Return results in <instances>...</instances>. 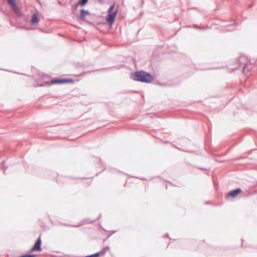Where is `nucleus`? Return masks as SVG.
Returning <instances> with one entry per match:
<instances>
[{
	"mask_svg": "<svg viewBox=\"0 0 257 257\" xmlns=\"http://www.w3.org/2000/svg\"><path fill=\"white\" fill-rule=\"evenodd\" d=\"M242 192L243 190L241 188H235L228 192L225 195V198L226 200H232Z\"/></svg>",
	"mask_w": 257,
	"mask_h": 257,
	"instance_id": "2",
	"label": "nucleus"
},
{
	"mask_svg": "<svg viewBox=\"0 0 257 257\" xmlns=\"http://www.w3.org/2000/svg\"><path fill=\"white\" fill-rule=\"evenodd\" d=\"M108 171L109 172H112V173H114V172H118V171L115 169H108Z\"/></svg>",
	"mask_w": 257,
	"mask_h": 257,
	"instance_id": "20",
	"label": "nucleus"
},
{
	"mask_svg": "<svg viewBox=\"0 0 257 257\" xmlns=\"http://www.w3.org/2000/svg\"><path fill=\"white\" fill-rule=\"evenodd\" d=\"M164 237H167L170 240H172V239L170 237L169 234L168 233H166Z\"/></svg>",
	"mask_w": 257,
	"mask_h": 257,
	"instance_id": "22",
	"label": "nucleus"
},
{
	"mask_svg": "<svg viewBox=\"0 0 257 257\" xmlns=\"http://www.w3.org/2000/svg\"><path fill=\"white\" fill-rule=\"evenodd\" d=\"M88 1V0H80L78 3H76L74 6V7H73L74 10L77 11V8L79 6H81L82 7L84 6L87 3Z\"/></svg>",
	"mask_w": 257,
	"mask_h": 257,
	"instance_id": "9",
	"label": "nucleus"
},
{
	"mask_svg": "<svg viewBox=\"0 0 257 257\" xmlns=\"http://www.w3.org/2000/svg\"><path fill=\"white\" fill-rule=\"evenodd\" d=\"M8 3L10 5V7L12 10L16 13H18L19 10L17 7L15 0H8Z\"/></svg>",
	"mask_w": 257,
	"mask_h": 257,
	"instance_id": "8",
	"label": "nucleus"
},
{
	"mask_svg": "<svg viewBox=\"0 0 257 257\" xmlns=\"http://www.w3.org/2000/svg\"><path fill=\"white\" fill-rule=\"evenodd\" d=\"M61 224H62L66 226H70V225H71V224H66V223H61Z\"/></svg>",
	"mask_w": 257,
	"mask_h": 257,
	"instance_id": "25",
	"label": "nucleus"
},
{
	"mask_svg": "<svg viewBox=\"0 0 257 257\" xmlns=\"http://www.w3.org/2000/svg\"><path fill=\"white\" fill-rule=\"evenodd\" d=\"M116 231H116V230H110L109 232H110V233L111 234H113V233H115Z\"/></svg>",
	"mask_w": 257,
	"mask_h": 257,
	"instance_id": "23",
	"label": "nucleus"
},
{
	"mask_svg": "<svg viewBox=\"0 0 257 257\" xmlns=\"http://www.w3.org/2000/svg\"><path fill=\"white\" fill-rule=\"evenodd\" d=\"M114 5H113L112 6H111L110 7V8H109L108 10V14H110V13H112V10L113 9H114Z\"/></svg>",
	"mask_w": 257,
	"mask_h": 257,
	"instance_id": "19",
	"label": "nucleus"
},
{
	"mask_svg": "<svg viewBox=\"0 0 257 257\" xmlns=\"http://www.w3.org/2000/svg\"><path fill=\"white\" fill-rule=\"evenodd\" d=\"M205 203L206 204H208V202L206 201V202H205Z\"/></svg>",
	"mask_w": 257,
	"mask_h": 257,
	"instance_id": "31",
	"label": "nucleus"
},
{
	"mask_svg": "<svg viewBox=\"0 0 257 257\" xmlns=\"http://www.w3.org/2000/svg\"><path fill=\"white\" fill-rule=\"evenodd\" d=\"M36 254L33 253H24L19 255V257H35Z\"/></svg>",
	"mask_w": 257,
	"mask_h": 257,
	"instance_id": "17",
	"label": "nucleus"
},
{
	"mask_svg": "<svg viewBox=\"0 0 257 257\" xmlns=\"http://www.w3.org/2000/svg\"><path fill=\"white\" fill-rule=\"evenodd\" d=\"M110 249L109 246L107 245L102 248V249L98 252L94 253L88 254L83 257H101L103 256L106 253V251Z\"/></svg>",
	"mask_w": 257,
	"mask_h": 257,
	"instance_id": "5",
	"label": "nucleus"
},
{
	"mask_svg": "<svg viewBox=\"0 0 257 257\" xmlns=\"http://www.w3.org/2000/svg\"><path fill=\"white\" fill-rule=\"evenodd\" d=\"M175 148H177V149H178L179 150H181V149L180 148H178L177 147H175Z\"/></svg>",
	"mask_w": 257,
	"mask_h": 257,
	"instance_id": "30",
	"label": "nucleus"
},
{
	"mask_svg": "<svg viewBox=\"0 0 257 257\" xmlns=\"http://www.w3.org/2000/svg\"><path fill=\"white\" fill-rule=\"evenodd\" d=\"M228 152H229V150L227 151L225 153L223 154L222 155L223 156H225V155H226L228 153Z\"/></svg>",
	"mask_w": 257,
	"mask_h": 257,
	"instance_id": "29",
	"label": "nucleus"
},
{
	"mask_svg": "<svg viewBox=\"0 0 257 257\" xmlns=\"http://www.w3.org/2000/svg\"><path fill=\"white\" fill-rule=\"evenodd\" d=\"M141 179H142V180H145V178H142Z\"/></svg>",
	"mask_w": 257,
	"mask_h": 257,
	"instance_id": "33",
	"label": "nucleus"
},
{
	"mask_svg": "<svg viewBox=\"0 0 257 257\" xmlns=\"http://www.w3.org/2000/svg\"><path fill=\"white\" fill-rule=\"evenodd\" d=\"M131 78L134 80L145 83H150L154 79L151 74L144 71H137L132 74Z\"/></svg>",
	"mask_w": 257,
	"mask_h": 257,
	"instance_id": "1",
	"label": "nucleus"
},
{
	"mask_svg": "<svg viewBox=\"0 0 257 257\" xmlns=\"http://www.w3.org/2000/svg\"><path fill=\"white\" fill-rule=\"evenodd\" d=\"M96 221V219H90L89 218H86L82 220L81 223H83V224L85 223H92Z\"/></svg>",
	"mask_w": 257,
	"mask_h": 257,
	"instance_id": "14",
	"label": "nucleus"
},
{
	"mask_svg": "<svg viewBox=\"0 0 257 257\" xmlns=\"http://www.w3.org/2000/svg\"><path fill=\"white\" fill-rule=\"evenodd\" d=\"M90 14L88 10H81L80 11L79 17L81 20H84L86 16L89 15Z\"/></svg>",
	"mask_w": 257,
	"mask_h": 257,
	"instance_id": "10",
	"label": "nucleus"
},
{
	"mask_svg": "<svg viewBox=\"0 0 257 257\" xmlns=\"http://www.w3.org/2000/svg\"><path fill=\"white\" fill-rule=\"evenodd\" d=\"M83 225V223H80L79 224H77V225H72L71 224L70 225V227H79L81 225Z\"/></svg>",
	"mask_w": 257,
	"mask_h": 257,
	"instance_id": "21",
	"label": "nucleus"
},
{
	"mask_svg": "<svg viewBox=\"0 0 257 257\" xmlns=\"http://www.w3.org/2000/svg\"><path fill=\"white\" fill-rule=\"evenodd\" d=\"M132 177L138 178V177H136L135 176H132Z\"/></svg>",
	"mask_w": 257,
	"mask_h": 257,
	"instance_id": "32",
	"label": "nucleus"
},
{
	"mask_svg": "<svg viewBox=\"0 0 257 257\" xmlns=\"http://www.w3.org/2000/svg\"><path fill=\"white\" fill-rule=\"evenodd\" d=\"M246 60V58L244 56H241L239 58V65L240 66H243L242 72L244 73H246V72H249L251 70V66L249 65L246 62H243Z\"/></svg>",
	"mask_w": 257,
	"mask_h": 257,
	"instance_id": "4",
	"label": "nucleus"
},
{
	"mask_svg": "<svg viewBox=\"0 0 257 257\" xmlns=\"http://www.w3.org/2000/svg\"><path fill=\"white\" fill-rule=\"evenodd\" d=\"M166 188L167 189V185H166Z\"/></svg>",
	"mask_w": 257,
	"mask_h": 257,
	"instance_id": "34",
	"label": "nucleus"
},
{
	"mask_svg": "<svg viewBox=\"0 0 257 257\" xmlns=\"http://www.w3.org/2000/svg\"><path fill=\"white\" fill-rule=\"evenodd\" d=\"M199 169L201 170H207V169L205 168H204V167H199L198 168Z\"/></svg>",
	"mask_w": 257,
	"mask_h": 257,
	"instance_id": "24",
	"label": "nucleus"
},
{
	"mask_svg": "<svg viewBox=\"0 0 257 257\" xmlns=\"http://www.w3.org/2000/svg\"><path fill=\"white\" fill-rule=\"evenodd\" d=\"M73 82L71 79H55L51 81V84H62Z\"/></svg>",
	"mask_w": 257,
	"mask_h": 257,
	"instance_id": "7",
	"label": "nucleus"
},
{
	"mask_svg": "<svg viewBox=\"0 0 257 257\" xmlns=\"http://www.w3.org/2000/svg\"><path fill=\"white\" fill-rule=\"evenodd\" d=\"M39 21V18L38 15L36 13L34 14L33 15L32 18L31 19V24L32 25L37 24L38 23Z\"/></svg>",
	"mask_w": 257,
	"mask_h": 257,
	"instance_id": "11",
	"label": "nucleus"
},
{
	"mask_svg": "<svg viewBox=\"0 0 257 257\" xmlns=\"http://www.w3.org/2000/svg\"><path fill=\"white\" fill-rule=\"evenodd\" d=\"M117 13V11L116 10L113 12L112 13L108 14V16L106 18V21L109 24V25L111 27L114 21L115 18V16Z\"/></svg>",
	"mask_w": 257,
	"mask_h": 257,
	"instance_id": "6",
	"label": "nucleus"
},
{
	"mask_svg": "<svg viewBox=\"0 0 257 257\" xmlns=\"http://www.w3.org/2000/svg\"><path fill=\"white\" fill-rule=\"evenodd\" d=\"M247 158L246 156L242 155V156H239V157L235 158L234 161H239L240 159H244V158Z\"/></svg>",
	"mask_w": 257,
	"mask_h": 257,
	"instance_id": "18",
	"label": "nucleus"
},
{
	"mask_svg": "<svg viewBox=\"0 0 257 257\" xmlns=\"http://www.w3.org/2000/svg\"><path fill=\"white\" fill-rule=\"evenodd\" d=\"M42 234H40L39 237L36 239L34 244L31 247L30 251L32 252H40L42 250V241L41 239Z\"/></svg>",
	"mask_w": 257,
	"mask_h": 257,
	"instance_id": "3",
	"label": "nucleus"
},
{
	"mask_svg": "<svg viewBox=\"0 0 257 257\" xmlns=\"http://www.w3.org/2000/svg\"><path fill=\"white\" fill-rule=\"evenodd\" d=\"M98 163L101 166V167H103V169L101 172L96 173V176H98L99 174H100L101 172H102L103 171L105 170L106 169L105 167L103 166V165H102L103 163H102V160L100 158H98Z\"/></svg>",
	"mask_w": 257,
	"mask_h": 257,
	"instance_id": "15",
	"label": "nucleus"
},
{
	"mask_svg": "<svg viewBox=\"0 0 257 257\" xmlns=\"http://www.w3.org/2000/svg\"><path fill=\"white\" fill-rule=\"evenodd\" d=\"M177 114H179V117H181V116H183V117H185L183 115L184 113H177Z\"/></svg>",
	"mask_w": 257,
	"mask_h": 257,
	"instance_id": "26",
	"label": "nucleus"
},
{
	"mask_svg": "<svg viewBox=\"0 0 257 257\" xmlns=\"http://www.w3.org/2000/svg\"><path fill=\"white\" fill-rule=\"evenodd\" d=\"M241 246L242 247L243 246V242L244 241V239H241Z\"/></svg>",
	"mask_w": 257,
	"mask_h": 257,
	"instance_id": "28",
	"label": "nucleus"
},
{
	"mask_svg": "<svg viewBox=\"0 0 257 257\" xmlns=\"http://www.w3.org/2000/svg\"><path fill=\"white\" fill-rule=\"evenodd\" d=\"M6 161L5 160L3 161L1 163V169L3 170V173L5 175L6 174V171L7 169V166L5 165Z\"/></svg>",
	"mask_w": 257,
	"mask_h": 257,
	"instance_id": "13",
	"label": "nucleus"
},
{
	"mask_svg": "<svg viewBox=\"0 0 257 257\" xmlns=\"http://www.w3.org/2000/svg\"><path fill=\"white\" fill-rule=\"evenodd\" d=\"M36 254L33 253H24L19 255V257H35Z\"/></svg>",
	"mask_w": 257,
	"mask_h": 257,
	"instance_id": "16",
	"label": "nucleus"
},
{
	"mask_svg": "<svg viewBox=\"0 0 257 257\" xmlns=\"http://www.w3.org/2000/svg\"><path fill=\"white\" fill-rule=\"evenodd\" d=\"M246 133L254 135L257 140V132L255 130L248 128L246 130Z\"/></svg>",
	"mask_w": 257,
	"mask_h": 257,
	"instance_id": "12",
	"label": "nucleus"
},
{
	"mask_svg": "<svg viewBox=\"0 0 257 257\" xmlns=\"http://www.w3.org/2000/svg\"><path fill=\"white\" fill-rule=\"evenodd\" d=\"M101 214H100L98 215V217L96 219V220H98V219L100 218V217H101Z\"/></svg>",
	"mask_w": 257,
	"mask_h": 257,
	"instance_id": "27",
	"label": "nucleus"
}]
</instances>
